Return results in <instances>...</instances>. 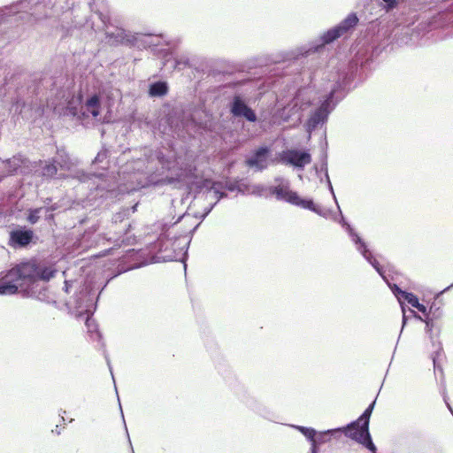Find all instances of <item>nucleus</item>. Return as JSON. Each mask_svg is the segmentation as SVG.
Here are the masks:
<instances>
[{"mask_svg":"<svg viewBox=\"0 0 453 453\" xmlns=\"http://www.w3.org/2000/svg\"><path fill=\"white\" fill-rule=\"evenodd\" d=\"M280 161L303 169L306 165L311 162V156L307 151L288 150L282 152Z\"/></svg>","mask_w":453,"mask_h":453,"instance_id":"nucleus-11","label":"nucleus"},{"mask_svg":"<svg viewBox=\"0 0 453 453\" xmlns=\"http://www.w3.org/2000/svg\"><path fill=\"white\" fill-rule=\"evenodd\" d=\"M96 188V189H97V188H102V189H104V187L101 186V184H97Z\"/></svg>","mask_w":453,"mask_h":453,"instance_id":"nucleus-47","label":"nucleus"},{"mask_svg":"<svg viewBox=\"0 0 453 453\" xmlns=\"http://www.w3.org/2000/svg\"><path fill=\"white\" fill-rule=\"evenodd\" d=\"M388 286L390 287L391 290L393 291V293L395 294V296H396L398 297V299H401L402 296H403V292H404L403 290H402L397 285L394 284V285H390L388 284Z\"/></svg>","mask_w":453,"mask_h":453,"instance_id":"nucleus-38","label":"nucleus"},{"mask_svg":"<svg viewBox=\"0 0 453 453\" xmlns=\"http://www.w3.org/2000/svg\"><path fill=\"white\" fill-rule=\"evenodd\" d=\"M130 214L129 209H123L121 211L116 213L113 216V221L114 222H121L126 217H127Z\"/></svg>","mask_w":453,"mask_h":453,"instance_id":"nucleus-33","label":"nucleus"},{"mask_svg":"<svg viewBox=\"0 0 453 453\" xmlns=\"http://www.w3.org/2000/svg\"><path fill=\"white\" fill-rule=\"evenodd\" d=\"M186 217L183 215L181 217H179V219H185Z\"/></svg>","mask_w":453,"mask_h":453,"instance_id":"nucleus-50","label":"nucleus"},{"mask_svg":"<svg viewBox=\"0 0 453 453\" xmlns=\"http://www.w3.org/2000/svg\"><path fill=\"white\" fill-rule=\"evenodd\" d=\"M338 210L340 211V220L339 223L342 226V227L345 228V230L348 232L351 241L354 242V244L357 246L364 240L355 232V230L351 227V226L345 220L343 215L342 214V211L340 210V206L337 204Z\"/></svg>","mask_w":453,"mask_h":453,"instance_id":"nucleus-20","label":"nucleus"},{"mask_svg":"<svg viewBox=\"0 0 453 453\" xmlns=\"http://www.w3.org/2000/svg\"><path fill=\"white\" fill-rule=\"evenodd\" d=\"M64 115L81 119L80 109L71 102H69L68 105L66 106Z\"/></svg>","mask_w":453,"mask_h":453,"instance_id":"nucleus-28","label":"nucleus"},{"mask_svg":"<svg viewBox=\"0 0 453 453\" xmlns=\"http://www.w3.org/2000/svg\"><path fill=\"white\" fill-rule=\"evenodd\" d=\"M186 217L183 215L181 217H179V219H185Z\"/></svg>","mask_w":453,"mask_h":453,"instance_id":"nucleus-51","label":"nucleus"},{"mask_svg":"<svg viewBox=\"0 0 453 453\" xmlns=\"http://www.w3.org/2000/svg\"><path fill=\"white\" fill-rule=\"evenodd\" d=\"M42 208H36L29 211L27 220L31 224H35L40 219V213Z\"/></svg>","mask_w":453,"mask_h":453,"instance_id":"nucleus-30","label":"nucleus"},{"mask_svg":"<svg viewBox=\"0 0 453 453\" xmlns=\"http://www.w3.org/2000/svg\"><path fill=\"white\" fill-rule=\"evenodd\" d=\"M321 170H325V176H326V182H327V185H328V188H329V190L330 192L332 193L333 196H334V199L335 201V203H337V200H336V197H335V195H334V188H333V186L331 184V181H330V179H329V175H328V173H327V169H326V163H325L322 166H321Z\"/></svg>","mask_w":453,"mask_h":453,"instance_id":"nucleus-34","label":"nucleus"},{"mask_svg":"<svg viewBox=\"0 0 453 453\" xmlns=\"http://www.w3.org/2000/svg\"><path fill=\"white\" fill-rule=\"evenodd\" d=\"M280 181L279 185L268 188V192L272 196H275L277 200L285 201L290 204L310 210L316 214L327 218L328 211L316 205L311 199L302 198L296 192L289 188V182L283 179H276Z\"/></svg>","mask_w":453,"mask_h":453,"instance_id":"nucleus-2","label":"nucleus"},{"mask_svg":"<svg viewBox=\"0 0 453 453\" xmlns=\"http://www.w3.org/2000/svg\"><path fill=\"white\" fill-rule=\"evenodd\" d=\"M49 210L54 211V210H56V207L55 206H51Z\"/></svg>","mask_w":453,"mask_h":453,"instance_id":"nucleus-49","label":"nucleus"},{"mask_svg":"<svg viewBox=\"0 0 453 453\" xmlns=\"http://www.w3.org/2000/svg\"><path fill=\"white\" fill-rule=\"evenodd\" d=\"M65 292L69 291V283L66 280L65 281Z\"/></svg>","mask_w":453,"mask_h":453,"instance_id":"nucleus-42","label":"nucleus"},{"mask_svg":"<svg viewBox=\"0 0 453 453\" xmlns=\"http://www.w3.org/2000/svg\"><path fill=\"white\" fill-rule=\"evenodd\" d=\"M291 426L303 434L310 441H313L317 435V431L314 428L297 425H292Z\"/></svg>","mask_w":453,"mask_h":453,"instance_id":"nucleus-24","label":"nucleus"},{"mask_svg":"<svg viewBox=\"0 0 453 453\" xmlns=\"http://www.w3.org/2000/svg\"><path fill=\"white\" fill-rule=\"evenodd\" d=\"M96 294L92 293L88 288H82L73 298L66 303L70 311L77 318L86 316V326L91 330L90 317L93 315L96 303L95 302Z\"/></svg>","mask_w":453,"mask_h":453,"instance_id":"nucleus-4","label":"nucleus"},{"mask_svg":"<svg viewBox=\"0 0 453 453\" xmlns=\"http://www.w3.org/2000/svg\"><path fill=\"white\" fill-rule=\"evenodd\" d=\"M433 362H434V369H436V368H437V365H436V359H435V357H433Z\"/></svg>","mask_w":453,"mask_h":453,"instance_id":"nucleus-46","label":"nucleus"},{"mask_svg":"<svg viewBox=\"0 0 453 453\" xmlns=\"http://www.w3.org/2000/svg\"><path fill=\"white\" fill-rule=\"evenodd\" d=\"M188 65V58L186 56H177L174 58V68L183 69Z\"/></svg>","mask_w":453,"mask_h":453,"instance_id":"nucleus-29","label":"nucleus"},{"mask_svg":"<svg viewBox=\"0 0 453 453\" xmlns=\"http://www.w3.org/2000/svg\"><path fill=\"white\" fill-rule=\"evenodd\" d=\"M270 150L267 147H260L256 150L245 161L246 165L257 172H262L269 165Z\"/></svg>","mask_w":453,"mask_h":453,"instance_id":"nucleus-12","label":"nucleus"},{"mask_svg":"<svg viewBox=\"0 0 453 453\" xmlns=\"http://www.w3.org/2000/svg\"><path fill=\"white\" fill-rule=\"evenodd\" d=\"M414 308L418 309L423 314H426V306L424 304L420 303L419 302H418V305L415 306Z\"/></svg>","mask_w":453,"mask_h":453,"instance_id":"nucleus-40","label":"nucleus"},{"mask_svg":"<svg viewBox=\"0 0 453 453\" xmlns=\"http://www.w3.org/2000/svg\"><path fill=\"white\" fill-rule=\"evenodd\" d=\"M402 311H403V327L405 326L406 324V316H405V308L404 306L402 304Z\"/></svg>","mask_w":453,"mask_h":453,"instance_id":"nucleus-41","label":"nucleus"},{"mask_svg":"<svg viewBox=\"0 0 453 453\" xmlns=\"http://www.w3.org/2000/svg\"><path fill=\"white\" fill-rule=\"evenodd\" d=\"M446 23H453V4L446 12H439L433 18L431 26L434 27L442 26Z\"/></svg>","mask_w":453,"mask_h":453,"instance_id":"nucleus-17","label":"nucleus"},{"mask_svg":"<svg viewBox=\"0 0 453 453\" xmlns=\"http://www.w3.org/2000/svg\"><path fill=\"white\" fill-rule=\"evenodd\" d=\"M311 453H319V444L317 443V440L314 439L313 441H311Z\"/></svg>","mask_w":453,"mask_h":453,"instance_id":"nucleus-39","label":"nucleus"},{"mask_svg":"<svg viewBox=\"0 0 453 453\" xmlns=\"http://www.w3.org/2000/svg\"><path fill=\"white\" fill-rule=\"evenodd\" d=\"M144 160L147 162V165L146 166L144 167V169H142L141 167V164L143 162V160H142L141 158L136 161L134 164H135V167H134V169L137 170V171H142L144 172L146 174H149V173H152L156 171V162L158 163L163 169H171L172 167V157L170 156H165L162 151H153L151 150H149V149H145L144 150Z\"/></svg>","mask_w":453,"mask_h":453,"instance_id":"nucleus-8","label":"nucleus"},{"mask_svg":"<svg viewBox=\"0 0 453 453\" xmlns=\"http://www.w3.org/2000/svg\"><path fill=\"white\" fill-rule=\"evenodd\" d=\"M246 191L251 195L263 196H265V192L268 191V188L264 185H261V184H256V185L247 186Z\"/></svg>","mask_w":453,"mask_h":453,"instance_id":"nucleus-25","label":"nucleus"},{"mask_svg":"<svg viewBox=\"0 0 453 453\" xmlns=\"http://www.w3.org/2000/svg\"><path fill=\"white\" fill-rule=\"evenodd\" d=\"M103 175H104L103 173L96 174V173H85L82 170H78L74 173L73 177L79 180L81 182L85 183V182L91 180L94 178L99 179Z\"/></svg>","mask_w":453,"mask_h":453,"instance_id":"nucleus-23","label":"nucleus"},{"mask_svg":"<svg viewBox=\"0 0 453 453\" xmlns=\"http://www.w3.org/2000/svg\"><path fill=\"white\" fill-rule=\"evenodd\" d=\"M56 165H58L62 169L69 170L72 165V162L68 155L65 150H58L56 158L54 159Z\"/></svg>","mask_w":453,"mask_h":453,"instance_id":"nucleus-22","label":"nucleus"},{"mask_svg":"<svg viewBox=\"0 0 453 453\" xmlns=\"http://www.w3.org/2000/svg\"><path fill=\"white\" fill-rule=\"evenodd\" d=\"M316 99L317 93L312 88L307 87L300 88L296 92L292 102L288 106L290 107L292 113L288 115L285 118V120H287L291 115H295L296 113H299L300 111H304L307 110L311 104H314ZM302 115L298 114L297 119H300Z\"/></svg>","mask_w":453,"mask_h":453,"instance_id":"nucleus-9","label":"nucleus"},{"mask_svg":"<svg viewBox=\"0 0 453 453\" xmlns=\"http://www.w3.org/2000/svg\"><path fill=\"white\" fill-rule=\"evenodd\" d=\"M168 92V86L165 81H157L150 86L149 94L152 97H160L166 95Z\"/></svg>","mask_w":453,"mask_h":453,"instance_id":"nucleus-19","label":"nucleus"},{"mask_svg":"<svg viewBox=\"0 0 453 453\" xmlns=\"http://www.w3.org/2000/svg\"><path fill=\"white\" fill-rule=\"evenodd\" d=\"M342 432L346 433V428L345 427H338V428H334V429H328V430L319 432V433L317 432V435L315 436V439L317 440V443L321 445V444L326 443L327 441H329V439L326 438V435L334 436L336 434H339Z\"/></svg>","mask_w":453,"mask_h":453,"instance_id":"nucleus-21","label":"nucleus"},{"mask_svg":"<svg viewBox=\"0 0 453 453\" xmlns=\"http://www.w3.org/2000/svg\"><path fill=\"white\" fill-rule=\"evenodd\" d=\"M382 2L387 12H389L397 6V0H382Z\"/></svg>","mask_w":453,"mask_h":453,"instance_id":"nucleus-35","label":"nucleus"},{"mask_svg":"<svg viewBox=\"0 0 453 453\" xmlns=\"http://www.w3.org/2000/svg\"><path fill=\"white\" fill-rule=\"evenodd\" d=\"M358 23V18L356 13H349L340 24L328 29L320 36V44L302 50L301 55L307 54L310 50L318 51L319 48L326 44H329L338 38L348 35Z\"/></svg>","mask_w":453,"mask_h":453,"instance_id":"nucleus-6","label":"nucleus"},{"mask_svg":"<svg viewBox=\"0 0 453 453\" xmlns=\"http://www.w3.org/2000/svg\"><path fill=\"white\" fill-rule=\"evenodd\" d=\"M96 15L98 17V19L101 20L103 26H102V29H106L108 28V23L110 21V17L108 14H105L102 12H96Z\"/></svg>","mask_w":453,"mask_h":453,"instance_id":"nucleus-32","label":"nucleus"},{"mask_svg":"<svg viewBox=\"0 0 453 453\" xmlns=\"http://www.w3.org/2000/svg\"><path fill=\"white\" fill-rule=\"evenodd\" d=\"M410 311L413 314V316L417 319L424 321L426 323L425 331L428 334L431 342L434 343V336H433V334H432L433 327H434V323L430 319H423L422 317L419 316L418 314H417L413 310H410Z\"/></svg>","mask_w":453,"mask_h":453,"instance_id":"nucleus-26","label":"nucleus"},{"mask_svg":"<svg viewBox=\"0 0 453 453\" xmlns=\"http://www.w3.org/2000/svg\"><path fill=\"white\" fill-rule=\"evenodd\" d=\"M356 248L362 254L364 258L377 271V273L381 276V278L388 282L382 267L380 265L379 262L373 257L372 252L367 248V245L365 242V241L361 242V243L357 245Z\"/></svg>","mask_w":453,"mask_h":453,"instance_id":"nucleus-14","label":"nucleus"},{"mask_svg":"<svg viewBox=\"0 0 453 453\" xmlns=\"http://www.w3.org/2000/svg\"><path fill=\"white\" fill-rule=\"evenodd\" d=\"M107 156H108V152L106 150H100L97 153L94 163H103L107 158Z\"/></svg>","mask_w":453,"mask_h":453,"instance_id":"nucleus-36","label":"nucleus"},{"mask_svg":"<svg viewBox=\"0 0 453 453\" xmlns=\"http://www.w3.org/2000/svg\"><path fill=\"white\" fill-rule=\"evenodd\" d=\"M339 87L338 83H334L326 98L321 102L320 105L316 108L311 114L306 123V130L311 133L319 126L326 122L329 113L334 109L336 103L334 102V96Z\"/></svg>","mask_w":453,"mask_h":453,"instance_id":"nucleus-7","label":"nucleus"},{"mask_svg":"<svg viewBox=\"0 0 453 453\" xmlns=\"http://www.w3.org/2000/svg\"><path fill=\"white\" fill-rule=\"evenodd\" d=\"M85 107H86V110L89 113H91V115L94 118H96L100 114V109H101L99 96L95 94L92 96H90L87 100Z\"/></svg>","mask_w":453,"mask_h":453,"instance_id":"nucleus-18","label":"nucleus"},{"mask_svg":"<svg viewBox=\"0 0 453 453\" xmlns=\"http://www.w3.org/2000/svg\"><path fill=\"white\" fill-rule=\"evenodd\" d=\"M375 405L373 401L356 420L349 423L346 428V436L364 445L366 449L375 453L376 447L372 442L369 433V421Z\"/></svg>","mask_w":453,"mask_h":453,"instance_id":"nucleus-3","label":"nucleus"},{"mask_svg":"<svg viewBox=\"0 0 453 453\" xmlns=\"http://www.w3.org/2000/svg\"><path fill=\"white\" fill-rule=\"evenodd\" d=\"M229 108L231 114L235 118H244L250 122L257 121L255 111L246 104L245 99L240 94L234 96Z\"/></svg>","mask_w":453,"mask_h":453,"instance_id":"nucleus-10","label":"nucleus"},{"mask_svg":"<svg viewBox=\"0 0 453 453\" xmlns=\"http://www.w3.org/2000/svg\"><path fill=\"white\" fill-rule=\"evenodd\" d=\"M107 38L111 39L114 43L138 45L141 34H133L120 27H116L114 31L105 32Z\"/></svg>","mask_w":453,"mask_h":453,"instance_id":"nucleus-13","label":"nucleus"},{"mask_svg":"<svg viewBox=\"0 0 453 453\" xmlns=\"http://www.w3.org/2000/svg\"><path fill=\"white\" fill-rule=\"evenodd\" d=\"M24 107H25V104L21 103L19 99H17L12 104V109L14 110L15 112L19 113V114L22 113Z\"/></svg>","mask_w":453,"mask_h":453,"instance_id":"nucleus-37","label":"nucleus"},{"mask_svg":"<svg viewBox=\"0 0 453 453\" xmlns=\"http://www.w3.org/2000/svg\"><path fill=\"white\" fill-rule=\"evenodd\" d=\"M171 233L162 234L157 242L159 251L166 252L170 250L172 253L166 254L164 258L167 260L182 259L187 256L188 248L191 242V237L188 234H180L179 236L169 237Z\"/></svg>","mask_w":453,"mask_h":453,"instance_id":"nucleus-5","label":"nucleus"},{"mask_svg":"<svg viewBox=\"0 0 453 453\" xmlns=\"http://www.w3.org/2000/svg\"><path fill=\"white\" fill-rule=\"evenodd\" d=\"M208 193L210 195H211L213 193V196L216 198V202L214 203L211 204L210 206L206 207L204 209L203 213H202V214L196 213V218H200L202 220L206 218V216L211 211V210L213 209L214 205L218 203V201H219L222 197L226 196V193L219 191L218 184L215 182H213L211 184V186L209 188Z\"/></svg>","mask_w":453,"mask_h":453,"instance_id":"nucleus-16","label":"nucleus"},{"mask_svg":"<svg viewBox=\"0 0 453 453\" xmlns=\"http://www.w3.org/2000/svg\"><path fill=\"white\" fill-rule=\"evenodd\" d=\"M198 226H199V224H197L196 226H195L191 230H189V232H188V233H189V234L194 233V232L196 230V228H197Z\"/></svg>","mask_w":453,"mask_h":453,"instance_id":"nucleus-43","label":"nucleus"},{"mask_svg":"<svg viewBox=\"0 0 453 453\" xmlns=\"http://www.w3.org/2000/svg\"><path fill=\"white\" fill-rule=\"evenodd\" d=\"M56 273L57 270L51 265L36 264L35 261L21 263L0 278V296L16 294L19 288L37 280L48 281Z\"/></svg>","mask_w":453,"mask_h":453,"instance_id":"nucleus-1","label":"nucleus"},{"mask_svg":"<svg viewBox=\"0 0 453 453\" xmlns=\"http://www.w3.org/2000/svg\"><path fill=\"white\" fill-rule=\"evenodd\" d=\"M452 287H453V283L451 285H449V287H447L444 290H442L441 293H444V292L448 291Z\"/></svg>","mask_w":453,"mask_h":453,"instance_id":"nucleus-45","label":"nucleus"},{"mask_svg":"<svg viewBox=\"0 0 453 453\" xmlns=\"http://www.w3.org/2000/svg\"><path fill=\"white\" fill-rule=\"evenodd\" d=\"M58 168L55 162L46 163L42 167V175L46 177H52L57 173Z\"/></svg>","mask_w":453,"mask_h":453,"instance_id":"nucleus-27","label":"nucleus"},{"mask_svg":"<svg viewBox=\"0 0 453 453\" xmlns=\"http://www.w3.org/2000/svg\"><path fill=\"white\" fill-rule=\"evenodd\" d=\"M33 238V231L19 229L11 232L10 241L13 246L25 247L30 243Z\"/></svg>","mask_w":453,"mask_h":453,"instance_id":"nucleus-15","label":"nucleus"},{"mask_svg":"<svg viewBox=\"0 0 453 453\" xmlns=\"http://www.w3.org/2000/svg\"><path fill=\"white\" fill-rule=\"evenodd\" d=\"M402 298H403L405 301H407L412 307H415V306L418 305V299L412 293L403 292Z\"/></svg>","mask_w":453,"mask_h":453,"instance_id":"nucleus-31","label":"nucleus"},{"mask_svg":"<svg viewBox=\"0 0 453 453\" xmlns=\"http://www.w3.org/2000/svg\"><path fill=\"white\" fill-rule=\"evenodd\" d=\"M144 36L150 37V36H151V35H150V34H148V35H144Z\"/></svg>","mask_w":453,"mask_h":453,"instance_id":"nucleus-52","label":"nucleus"},{"mask_svg":"<svg viewBox=\"0 0 453 453\" xmlns=\"http://www.w3.org/2000/svg\"><path fill=\"white\" fill-rule=\"evenodd\" d=\"M444 401H445V403H446V404H447V406H448L449 410V411H451V413L453 414V411H452V409H451L450 405L448 403V402H447V400H446V397H445V396H444Z\"/></svg>","mask_w":453,"mask_h":453,"instance_id":"nucleus-44","label":"nucleus"},{"mask_svg":"<svg viewBox=\"0 0 453 453\" xmlns=\"http://www.w3.org/2000/svg\"><path fill=\"white\" fill-rule=\"evenodd\" d=\"M137 204L132 207V211L134 212L136 210Z\"/></svg>","mask_w":453,"mask_h":453,"instance_id":"nucleus-48","label":"nucleus"}]
</instances>
